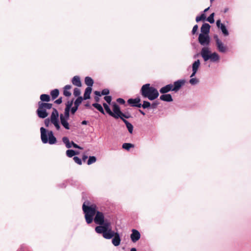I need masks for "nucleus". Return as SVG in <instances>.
<instances>
[{
	"label": "nucleus",
	"mask_w": 251,
	"mask_h": 251,
	"mask_svg": "<svg viewBox=\"0 0 251 251\" xmlns=\"http://www.w3.org/2000/svg\"><path fill=\"white\" fill-rule=\"evenodd\" d=\"M116 233V232H115L114 231L112 230L111 228L107 229L106 231H105L103 235V237L107 239H110L112 238Z\"/></svg>",
	"instance_id": "2eb2a0df"
},
{
	"label": "nucleus",
	"mask_w": 251,
	"mask_h": 251,
	"mask_svg": "<svg viewBox=\"0 0 251 251\" xmlns=\"http://www.w3.org/2000/svg\"><path fill=\"white\" fill-rule=\"evenodd\" d=\"M93 106L96 108L98 110H99L100 112H101L103 114H105L104 110L100 104L98 103H93L92 104Z\"/></svg>",
	"instance_id": "cd10ccee"
},
{
	"label": "nucleus",
	"mask_w": 251,
	"mask_h": 251,
	"mask_svg": "<svg viewBox=\"0 0 251 251\" xmlns=\"http://www.w3.org/2000/svg\"><path fill=\"white\" fill-rule=\"evenodd\" d=\"M94 99L97 102H98L100 101L99 97L95 96Z\"/></svg>",
	"instance_id": "052dcab7"
},
{
	"label": "nucleus",
	"mask_w": 251,
	"mask_h": 251,
	"mask_svg": "<svg viewBox=\"0 0 251 251\" xmlns=\"http://www.w3.org/2000/svg\"><path fill=\"white\" fill-rule=\"evenodd\" d=\"M40 98L42 101L49 102L50 100V96L47 94L41 95Z\"/></svg>",
	"instance_id": "c85d7f7f"
},
{
	"label": "nucleus",
	"mask_w": 251,
	"mask_h": 251,
	"mask_svg": "<svg viewBox=\"0 0 251 251\" xmlns=\"http://www.w3.org/2000/svg\"><path fill=\"white\" fill-rule=\"evenodd\" d=\"M151 106L150 102L147 101H144L143 104H141V107L144 109L149 108Z\"/></svg>",
	"instance_id": "4c0bfd02"
},
{
	"label": "nucleus",
	"mask_w": 251,
	"mask_h": 251,
	"mask_svg": "<svg viewBox=\"0 0 251 251\" xmlns=\"http://www.w3.org/2000/svg\"><path fill=\"white\" fill-rule=\"evenodd\" d=\"M58 116H59V113L58 111L56 110V109L53 108V111L51 113V116H50V122L51 123L53 122H58Z\"/></svg>",
	"instance_id": "4468645a"
},
{
	"label": "nucleus",
	"mask_w": 251,
	"mask_h": 251,
	"mask_svg": "<svg viewBox=\"0 0 251 251\" xmlns=\"http://www.w3.org/2000/svg\"><path fill=\"white\" fill-rule=\"evenodd\" d=\"M107 229L105 226H102L101 225H100L99 226H97L95 227V231L97 233L99 234H102L103 235L105 231H106Z\"/></svg>",
	"instance_id": "5701e85b"
},
{
	"label": "nucleus",
	"mask_w": 251,
	"mask_h": 251,
	"mask_svg": "<svg viewBox=\"0 0 251 251\" xmlns=\"http://www.w3.org/2000/svg\"><path fill=\"white\" fill-rule=\"evenodd\" d=\"M104 99L107 103L110 104L112 100V98L111 96H105L104 97Z\"/></svg>",
	"instance_id": "49530a36"
},
{
	"label": "nucleus",
	"mask_w": 251,
	"mask_h": 251,
	"mask_svg": "<svg viewBox=\"0 0 251 251\" xmlns=\"http://www.w3.org/2000/svg\"><path fill=\"white\" fill-rule=\"evenodd\" d=\"M62 141L66 145V146L67 148H71V145L70 144V142L69 140L68 137H63Z\"/></svg>",
	"instance_id": "72a5a7b5"
},
{
	"label": "nucleus",
	"mask_w": 251,
	"mask_h": 251,
	"mask_svg": "<svg viewBox=\"0 0 251 251\" xmlns=\"http://www.w3.org/2000/svg\"><path fill=\"white\" fill-rule=\"evenodd\" d=\"M95 223L99 225H102L104 223V216L102 212L97 211L95 217L94 219Z\"/></svg>",
	"instance_id": "0eeeda50"
},
{
	"label": "nucleus",
	"mask_w": 251,
	"mask_h": 251,
	"mask_svg": "<svg viewBox=\"0 0 251 251\" xmlns=\"http://www.w3.org/2000/svg\"><path fill=\"white\" fill-rule=\"evenodd\" d=\"M210 25L208 24H203L201 28V31L202 34L208 35L210 31Z\"/></svg>",
	"instance_id": "dca6fc26"
},
{
	"label": "nucleus",
	"mask_w": 251,
	"mask_h": 251,
	"mask_svg": "<svg viewBox=\"0 0 251 251\" xmlns=\"http://www.w3.org/2000/svg\"><path fill=\"white\" fill-rule=\"evenodd\" d=\"M70 109L66 108L65 109L64 114H63V117L66 118H69L70 117Z\"/></svg>",
	"instance_id": "ea45409f"
},
{
	"label": "nucleus",
	"mask_w": 251,
	"mask_h": 251,
	"mask_svg": "<svg viewBox=\"0 0 251 251\" xmlns=\"http://www.w3.org/2000/svg\"><path fill=\"white\" fill-rule=\"evenodd\" d=\"M141 99L139 97L135 99H129L127 100V103L131 106L137 107L140 108L141 107V103H140Z\"/></svg>",
	"instance_id": "1a4fd4ad"
},
{
	"label": "nucleus",
	"mask_w": 251,
	"mask_h": 251,
	"mask_svg": "<svg viewBox=\"0 0 251 251\" xmlns=\"http://www.w3.org/2000/svg\"><path fill=\"white\" fill-rule=\"evenodd\" d=\"M170 91H173V85L168 84L160 89V92L162 94H165Z\"/></svg>",
	"instance_id": "aec40b11"
},
{
	"label": "nucleus",
	"mask_w": 251,
	"mask_h": 251,
	"mask_svg": "<svg viewBox=\"0 0 251 251\" xmlns=\"http://www.w3.org/2000/svg\"><path fill=\"white\" fill-rule=\"evenodd\" d=\"M87 123V122L86 121H83L82 122V125H86Z\"/></svg>",
	"instance_id": "338daca9"
},
{
	"label": "nucleus",
	"mask_w": 251,
	"mask_h": 251,
	"mask_svg": "<svg viewBox=\"0 0 251 251\" xmlns=\"http://www.w3.org/2000/svg\"><path fill=\"white\" fill-rule=\"evenodd\" d=\"M134 145L131 143H124L122 145V148L126 150H129L131 148H134Z\"/></svg>",
	"instance_id": "2f4dec72"
},
{
	"label": "nucleus",
	"mask_w": 251,
	"mask_h": 251,
	"mask_svg": "<svg viewBox=\"0 0 251 251\" xmlns=\"http://www.w3.org/2000/svg\"><path fill=\"white\" fill-rule=\"evenodd\" d=\"M71 145V146L72 145L75 148L82 149V148L80 147H79L77 144L75 143L73 141H72Z\"/></svg>",
	"instance_id": "5fc2aeb1"
},
{
	"label": "nucleus",
	"mask_w": 251,
	"mask_h": 251,
	"mask_svg": "<svg viewBox=\"0 0 251 251\" xmlns=\"http://www.w3.org/2000/svg\"><path fill=\"white\" fill-rule=\"evenodd\" d=\"M103 106L106 111V112L109 115H114V113H113V112L111 110L110 107H109V106L106 103H103Z\"/></svg>",
	"instance_id": "473e14b6"
},
{
	"label": "nucleus",
	"mask_w": 251,
	"mask_h": 251,
	"mask_svg": "<svg viewBox=\"0 0 251 251\" xmlns=\"http://www.w3.org/2000/svg\"><path fill=\"white\" fill-rule=\"evenodd\" d=\"M199 82V80L196 78H192L190 79L189 82L192 85H195L197 84Z\"/></svg>",
	"instance_id": "c03bdc74"
},
{
	"label": "nucleus",
	"mask_w": 251,
	"mask_h": 251,
	"mask_svg": "<svg viewBox=\"0 0 251 251\" xmlns=\"http://www.w3.org/2000/svg\"><path fill=\"white\" fill-rule=\"evenodd\" d=\"M198 41L201 45H208L210 43L209 36L208 35L201 33L199 36Z\"/></svg>",
	"instance_id": "6e6552de"
},
{
	"label": "nucleus",
	"mask_w": 251,
	"mask_h": 251,
	"mask_svg": "<svg viewBox=\"0 0 251 251\" xmlns=\"http://www.w3.org/2000/svg\"><path fill=\"white\" fill-rule=\"evenodd\" d=\"M52 104L49 103L38 102V108L37 110V114L39 117L41 118H45L48 116L47 112V109H50L52 108Z\"/></svg>",
	"instance_id": "39448f33"
},
{
	"label": "nucleus",
	"mask_w": 251,
	"mask_h": 251,
	"mask_svg": "<svg viewBox=\"0 0 251 251\" xmlns=\"http://www.w3.org/2000/svg\"><path fill=\"white\" fill-rule=\"evenodd\" d=\"M72 83L73 85L77 87H81L82 86L80 77L77 75L73 77L72 79Z\"/></svg>",
	"instance_id": "6ab92c4d"
},
{
	"label": "nucleus",
	"mask_w": 251,
	"mask_h": 251,
	"mask_svg": "<svg viewBox=\"0 0 251 251\" xmlns=\"http://www.w3.org/2000/svg\"><path fill=\"white\" fill-rule=\"evenodd\" d=\"M117 101L121 104H124L125 103V100L122 98H118L117 100Z\"/></svg>",
	"instance_id": "603ef678"
},
{
	"label": "nucleus",
	"mask_w": 251,
	"mask_h": 251,
	"mask_svg": "<svg viewBox=\"0 0 251 251\" xmlns=\"http://www.w3.org/2000/svg\"><path fill=\"white\" fill-rule=\"evenodd\" d=\"M160 99L163 101L171 102L173 100L170 94H163L160 97Z\"/></svg>",
	"instance_id": "412c9836"
},
{
	"label": "nucleus",
	"mask_w": 251,
	"mask_h": 251,
	"mask_svg": "<svg viewBox=\"0 0 251 251\" xmlns=\"http://www.w3.org/2000/svg\"><path fill=\"white\" fill-rule=\"evenodd\" d=\"M85 83L88 86V87H91L93 84H94V81L93 79L89 77V76H86L85 78Z\"/></svg>",
	"instance_id": "a878e982"
},
{
	"label": "nucleus",
	"mask_w": 251,
	"mask_h": 251,
	"mask_svg": "<svg viewBox=\"0 0 251 251\" xmlns=\"http://www.w3.org/2000/svg\"><path fill=\"white\" fill-rule=\"evenodd\" d=\"M112 243L115 246H118L120 244L121 238L119 234L116 232L115 235L113 237Z\"/></svg>",
	"instance_id": "a211bd4d"
},
{
	"label": "nucleus",
	"mask_w": 251,
	"mask_h": 251,
	"mask_svg": "<svg viewBox=\"0 0 251 251\" xmlns=\"http://www.w3.org/2000/svg\"><path fill=\"white\" fill-rule=\"evenodd\" d=\"M60 122L61 125L67 129H70L69 123L67 121L69 118H66L63 117V114L60 115Z\"/></svg>",
	"instance_id": "f3484780"
},
{
	"label": "nucleus",
	"mask_w": 251,
	"mask_h": 251,
	"mask_svg": "<svg viewBox=\"0 0 251 251\" xmlns=\"http://www.w3.org/2000/svg\"><path fill=\"white\" fill-rule=\"evenodd\" d=\"M123 122L125 123V124L126 125V126L130 133H132L133 129V126L131 124L129 123L127 120L126 119H123Z\"/></svg>",
	"instance_id": "393cba45"
},
{
	"label": "nucleus",
	"mask_w": 251,
	"mask_h": 251,
	"mask_svg": "<svg viewBox=\"0 0 251 251\" xmlns=\"http://www.w3.org/2000/svg\"><path fill=\"white\" fill-rule=\"evenodd\" d=\"M101 93L102 95L106 96L109 94V90L108 89H104L102 90Z\"/></svg>",
	"instance_id": "de8ad7c7"
},
{
	"label": "nucleus",
	"mask_w": 251,
	"mask_h": 251,
	"mask_svg": "<svg viewBox=\"0 0 251 251\" xmlns=\"http://www.w3.org/2000/svg\"><path fill=\"white\" fill-rule=\"evenodd\" d=\"M185 80H178L175 81L173 85V91L177 92L180 88L184 84Z\"/></svg>",
	"instance_id": "f8f14e48"
},
{
	"label": "nucleus",
	"mask_w": 251,
	"mask_h": 251,
	"mask_svg": "<svg viewBox=\"0 0 251 251\" xmlns=\"http://www.w3.org/2000/svg\"><path fill=\"white\" fill-rule=\"evenodd\" d=\"M214 38L215 40L216 46L218 50L221 52H225L227 50V48L225 46L222 42L219 39L217 35H214Z\"/></svg>",
	"instance_id": "423d86ee"
},
{
	"label": "nucleus",
	"mask_w": 251,
	"mask_h": 251,
	"mask_svg": "<svg viewBox=\"0 0 251 251\" xmlns=\"http://www.w3.org/2000/svg\"><path fill=\"white\" fill-rule=\"evenodd\" d=\"M83 98L81 96H79L74 102V105L78 107L79 105L82 102Z\"/></svg>",
	"instance_id": "f704fd0d"
},
{
	"label": "nucleus",
	"mask_w": 251,
	"mask_h": 251,
	"mask_svg": "<svg viewBox=\"0 0 251 251\" xmlns=\"http://www.w3.org/2000/svg\"><path fill=\"white\" fill-rule=\"evenodd\" d=\"M92 90V88L90 87H88L86 88L83 96V100H86L90 98V94L91 93Z\"/></svg>",
	"instance_id": "4be33fe9"
},
{
	"label": "nucleus",
	"mask_w": 251,
	"mask_h": 251,
	"mask_svg": "<svg viewBox=\"0 0 251 251\" xmlns=\"http://www.w3.org/2000/svg\"><path fill=\"white\" fill-rule=\"evenodd\" d=\"M87 158H88V157H87V155H83L82 156V160H83V161H85L87 159Z\"/></svg>",
	"instance_id": "680f3d73"
},
{
	"label": "nucleus",
	"mask_w": 251,
	"mask_h": 251,
	"mask_svg": "<svg viewBox=\"0 0 251 251\" xmlns=\"http://www.w3.org/2000/svg\"><path fill=\"white\" fill-rule=\"evenodd\" d=\"M201 54L204 61L210 60L212 62H218L220 59V56L216 52L210 53L209 49L204 47L201 49Z\"/></svg>",
	"instance_id": "20e7f679"
},
{
	"label": "nucleus",
	"mask_w": 251,
	"mask_h": 251,
	"mask_svg": "<svg viewBox=\"0 0 251 251\" xmlns=\"http://www.w3.org/2000/svg\"><path fill=\"white\" fill-rule=\"evenodd\" d=\"M140 233L138 230L134 229L132 230V233L130 235V238L133 242L135 243L138 240H139L140 238Z\"/></svg>",
	"instance_id": "9b49d317"
},
{
	"label": "nucleus",
	"mask_w": 251,
	"mask_h": 251,
	"mask_svg": "<svg viewBox=\"0 0 251 251\" xmlns=\"http://www.w3.org/2000/svg\"><path fill=\"white\" fill-rule=\"evenodd\" d=\"M140 93L143 98H147L149 100H153L159 96L157 90L147 83L143 85L140 90Z\"/></svg>",
	"instance_id": "f03ea898"
},
{
	"label": "nucleus",
	"mask_w": 251,
	"mask_h": 251,
	"mask_svg": "<svg viewBox=\"0 0 251 251\" xmlns=\"http://www.w3.org/2000/svg\"><path fill=\"white\" fill-rule=\"evenodd\" d=\"M89 201H85L82 205V210L85 214V218L87 224L92 223L93 217L96 215L97 207L96 204L89 205Z\"/></svg>",
	"instance_id": "f257e3e1"
},
{
	"label": "nucleus",
	"mask_w": 251,
	"mask_h": 251,
	"mask_svg": "<svg viewBox=\"0 0 251 251\" xmlns=\"http://www.w3.org/2000/svg\"><path fill=\"white\" fill-rule=\"evenodd\" d=\"M59 94V91L57 89H55L50 92V95L53 100H55L57 97H58Z\"/></svg>",
	"instance_id": "bb28decb"
},
{
	"label": "nucleus",
	"mask_w": 251,
	"mask_h": 251,
	"mask_svg": "<svg viewBox=\"0 0 251 251\" xmlns=\"http://www.w3.org/2000/svg\"><path fill=\"white\" fill-rule=\"evenodd\" d=\"M101 225L102 226H105L107 230L110 228H109V227L110 226V223L106 220L104 221V223Z\"/></svg>",
	"instance_id": "37998d69"
},
{
	"label": "nucleus",
	"mask_w": 251,
	"mask_h": 251,
	"mask_svg": "<svg viewBox=\"0 0 251 251\" xmlns=\"http://www.w3.org/2000/svg\"><path fill=\"white\" fill-rule=\"evenodd\" d=\"M214 13H212L207 18V21H208L211 24L214 23Z\"/></svg>",
	"instance_id": "58836bf2"
},
{
	"label": "nucleus",
	"mask_w": 251,
	"mask_h": 251,
	"mask_svg": "<svg viewBox=\"0 0 251 251\" xmlns=\"http://www.w3.org/2000/svg\"><path fill=\"white\" fill-rule=\"evenodd\" d=\"M62 102V98L61 97L59 98L58 99L55 100L54 102L56 104H61Z\"/></svg>",
	"instance_id": "6e6d98bb"
},
{
	"label": "nucleus",
	"mask_w": 251,
	"mask_h": 251,
	"mask_svg": "<svg viewBox=\"0 0 251 251\" xmlns=\"http://www.w3.org/2000/svg\"><path fill=\"white\" fill-rule=\"evenodd\" d=\"M72 88L71 85H67L64 87L63 94L66 97H70L71 95V93L69 91Z\"/></svg>",
	"instance_id": "b1692460"
},
{
	"label": "nucleus",
	"mask_w": 251,
	"mask_h": 251,
	"mask_svg": "<svg viewBox=\"0 0 251 251\" xmlns=\"http://www.w3.org/2000/svg\"><path fill=\"white\" fill-rule=\"evenodd\" d=\"M129 117V116L126 115V114H124L122 112V114L120 115V116L119 118H121V119L123 121V119H125L124 118L128 119Z\"/></svg>",
	"instance_id": "3c124183"
},
{
	"label": "nucleus",
	"mask_w": 251,
	"mask_h": 251,
	"mask_svg": "<svg viewBox=\"0 0 251 251\" xmlns=\"http://www.w3.org/2000/svg\"><path fill=\"white\" fill-rule=\"evenodd\" d=\"M78 152H76L72 150H69L66 151V154L69 157H72L76 154H78Z\"/></svg>",
	"instance_id": "7c9ffc66"
},
{
	"label": "nucleus",
	"mask_w": 251,
	"mask_h": 251,
	"mask_svg": "<svg viewBox=\"0 0 251 251\" xmlns=\"http://www.w3.org/2000/svg\"><path fill=\"white\" fill-rule=\"evenodd\" d=\"M130 251H137L135 248H132Z\"/></svg>",
	"instance_id": "774afa93"
},
{
	"label": "nucleus",
	"mask_w": 251,
	"mask_h": 251,
	"mask_svg": "<svg viewBox=\"0 0 251 251\" xmlns=\"http://www.w3.org/2000/svg\"><path fill=\"white\" fill-rule=\"evenodd\" d=\"M200 65V60H197V61H195L192 65L193 72H195V71L197 72V70H198Z\"/></svg>",
	"instance_id": "c756f323"
},
{
	"label": "nucleus",
	"mask_w": 251,
	"mask_h": 251,
	"mask_svg": "<svg viewBox=\"0 0 251 251\" xmlns=\"http://www.w3.org/2000/svg\"><path fill=\"white\" fill-rule=\"evenodd\" d=\"M113 110L114 115H111V116L114 117L115 119H118L122 114V112L120 110L119 106L116 103H114L113 104Z\"/></svg>",
	"instance_id": "9d476101"
},
{
	"label": "nucleus",
	"mask_w": 251,
	"mask_h": 251,
	"mask_svg": "<svg viewBox=\"0 0 251 251\" xmlns=\"http://www.w3.org/2000/svg\"><path fill=\"white\" fill-rule=\"evenodd\" d=\"M196 73H197V72H196V71L193 72V73H192V74H191V75L190 77H193L194 76H195V75H196Z\"/></svg>",
	"instance_id": "e2e57ef3"
},
{
	"label": "nucleus",
	"mask_w": 251,
	"mask_h": 251,
	"mask_svg": "<svg viewBox=\"0 0 251 251\" xmlns=\"http://www.w3.org/2000/svg\"><path fill=\"white\" fill-rule=\"evenodd\" d=\"M158 104V102H153L151 105V107L152 108H156V106Z\"/></svg>",
	"instance_id": "13d9d810"
},
{
	"label": "nucleus",
	"mask_w": 251,
	"mask_h": 251,
	"mask_svg": "<svg viewBox=\"0 0 251 251\" xmlns=\"http://www.w3.org/2000/svg\"><path fill=\"white\" fill-rule=\"evenodd\" d=\"M77 109H78V107L75 106V105L74 107H71V108L70 109L71 113L72 114H74L75 113V112L77 111Z\"/></svg>",
	"instance_id": "09e8293b"
},
{
	"label": "nucleus",
	"mask_w": 251,
	"mask_h": 251,
	"mask_svg": "<svg viewBox=\"0 0 251 251\" xmlns=\"http://www.w3.org/2000/svg\"><path fill=\"white\" fill-rule=\"evenodd\" d=\"M52 124H53L54 125V126H55V127L56 128V129L57 130H59L60 129V127L58 121L55 122H53Z\"/></svg>",
	"instance_id": "864d4df0"
},
{
	"label": "nucleus",
	"mask_w": 251,
	"mask_h": 251,
	"mask_svg": "<svg viewBox=\"0 0 251 251\" xmlns=\"http://www.w3.org/2000/svg\"><path fill=\"white\" fill-rule=\"evenodd\" d=\"M96 157L95 156H90L87 161V164L90 165L92 163H94L96 161Z\"/></svg>",
	"instance_id": "c9c22d12"
},
{
	"label": "nucleus",
	"mask_w": 251,
	"mask_h": 251,
	"mask_svg": "<svg viewBox=\"0 0 251 251\" xmlns=\"http://www.w3.org/2000/svg\"><path fill=\"white\" fill-rule=\"evenodd\" d=\"M94 94L96 95V96L97 97H100V96L101 95V93H100V92L99 91H96L94 92Z\"/></svg>",
	"instance_id": "4d7b16f0"
},
{
	"label": "nucleus",
	"mask_w": 251,
	"mask_h": 251,
	"mask_svg": "<svg viewBox=\"0 0 251 251\" xmlns=\"http://www.w3.org/2000/svg\"><path fill=\"white\" fill-rule=\"evenodd\" d=\"M41 138L42 142L44 144L49 143L50 144H54L56 143V139L54 136L52 131H48L44 128L41 127Z\"/></svg>",
	"instance_id": "7ed1b4c3"
},
{
	"label": "nucleus",
	"mask_w": 251,
	"mask_h": 251,
	"mask_svg": "<svg viewBox=\"0 0 251 251\" xmlns=\"http://www.w3.org/2000/svg\"><path fill=\"white\" fill-rule=\"evenodd\" d=\"M228 11V8H226L224 9V13H226Z\"/></svg>",
	"instance_id": "69168bd1"
},
{
	"label": "nucleus",
	"mask_w": 251,
	"mask_h": 251,
	"mask_svg": "<svg viewBox=\"0 0 251 251\" xmlns=\"http://www.w3.org/2000/svg\"><path fill=\"white\" fill-rule=\"evenodd\" d=\"M216 25L219 28H220L224 34L225 36H227L228 35V32L226 28V26L221 23V20H218L216 22Z\"/></svg>",
	"instance_id": "ddd939ff"
},
{
	"label": "nucleus",
	"mask_w": 251,
	"mask_h": 251,
	"mask_svg": "<svg viewBox=\"0 0 251 251\" xmlns=\"http://www.w3.org/2000/svg\"><path fill=\"white\" fill-rule=\"evenodd\" d=\"M139 112L142 114L143 115H145V113L144 111H143L141 109H139Z\"/></svg>",
	"instance_id": "0e129e2a"
},
{
	"label": "nucleus",
	"mask_w": 251,
	"mask_h": 251,
	"mask_svg": "<svg viewBox=\"0 0 251 251\" xmlns=\"http://www.w3.org/2000/svg\"><path fill=\"white\" fill-rule=\"evenodd\" d=\"M198 29V25H194L192 31V34H195L196 33V32H197Z\"/></svg>",
	"instance_id": "8fccbe9b"
},
{
	"label": "nucleus",
	"mask_w": 251,
	"mask_h": 251,
	"mask_svg": "<svg viewBox=\"0 0 251 251\" xmlns=\"http://www.w3.org/2000/svg\"><path fill=\"white\" fill-rule=\"evenodd\" d=\"M75 162L78 164V165H81L82 164V161L77 156H75L73 158Z\"/></svg>",
	"instance_id": "a18cd8bd"
},
{
	"label": "nucleus",
	"mask_w": 251,
	"mask_h": 251,
	"mask_svg": "<svg viewBox=\"0 0 251 251\" xmlns=\"http://www.w3.org/2000/svg\"><path fill=\"white\" fill-rule=\"evenodd\" d=\"M80 90L77 88H75L74 90V95L75 97H78L80 95Z\"/></svg>",
	"instance_id": "79ce46f5"
},
{
	"label": "nucleus",
	"mask_w": 251,
	"mask_h": 251,
	"mask_svg": "<svg viewBox=\"0 0 251 251\" xmlns=\"http://www.w3.org/2000/svg\"><path fill=\"white\" fill-rule=\"evenodd\" d=\"M74 102V100H69L66 103V108L70 109L71 108Z\"/></svg>",
	"instance_id": "a19ab883"
},
{
	"label": "nucleus",
	"mask_w": 251,
	"mask_h": 251,
	"mask_svg": "<svg viewBox=\"0 0 251 251\" xmlns=\"http://www.w3.org/2000/svg\"><path fill=\"white\" fill-rule=\"evenodd\" d=\"M49 123H50V121L49 119H47L45 120V124L46 126H49Z\"/></svg>",
	"instance_id": "bf43d9fd"
},
{
	"label": "nucleus",
	"mask_w": 251,
	"mask_h": 251,
	"mask_svg": "<svg viewBox=\"0 0 251 251\" xmlns=\"http://www.w3.org/2000/svg\"><path fill=\"white\" fill-rule=\"evenodd\" d=\"M206 19V16L204 14H202L200 16H197L196 18V21L197 22H199L201 21H203Z\"/></svg>",
	"instance_id": "e433bc0d"
}]
</instances>
